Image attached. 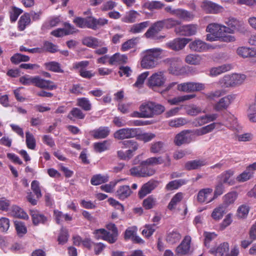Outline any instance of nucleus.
<instances>
[{
  "label": "nucleus",
  "instance_id": "1",
  "mask_svg": "<svg viewBox=\"0 0 256 256\" xmlns=\"http://www.w3.org/2000/svg\"><path fill=\"white\" fill-rule=\"evenodd\" d=\"M224 30L223 24L218 23L210 24L206 28V32L209 33L206 36V40L210 42L220 40L226 42L235 41L236 38L234 36L225 34Z\"/></svg>",
  "mask_w": 256,
  "mask_h": 256
},
{
  "label": "nucleus",
  "instance_id": "2",
  "mask_svg": "<svg viewBox=\"0 0 256 256\" xmlns=\"http://www.w3.org/2000/svg\"><path fill=\"white\" fill-rule=\"evenodd\" d=\"M162 51L163 50L160 48H153L144 52L140 63L142 67L145 69H151L156 67Z\"/></svg>",
  "mask_w": 256,
  "mask_h": 256
},
{
  "label": "nucleus",
  "instance_id": "3",
  "mask_svg": "<svg viewBox=\"0 0 256 256\" xmlns=\"http://www.w3.org/2000/svg\"><path fill=\"white\" fill-rule=\"evenodd\" d=\"M246 78V76L242 74H226L220 80L219 84L222 88H234L242 84Z\"/></svg>",
  "mask_w": 256,
  "mask_h": 256
},
{
  "label": "nucleus",
  "instance_id": "4",
  "mask_svg": "<svg viewBox=\"0 0 256 256\" xmlns=\"http://www.w3.org/2000/svg\"><path fill=\"white\" fill-rule=\"evenodd\" d=\"M139 110L142 112L144 118H152L154 115L162 114L164 111V107L159 104L148 102L142 103Z\"/></svg>",
  "mask_w": 256,
  "mask_h": 256
},
{
  "label": "nucleus",
  "instance_id": "5",
  "mask_svg": "<svg viewBox=\"0 0 256 256\" xmlns=\"http://www.w3.org/2000/svg\"><path fill=\"white\" fill-rule=\"evenodd\" d=\"M107 228L111 231L107 232L104 229H99L95 230L94 234L98 239H102L110 243L114 242L117 238L118 230L115 224H109L106 226Z\"/></svg>",
  "mask_w": 256,
  "mask_h": 256
},
{
  "label": "nucleus",
  "instance_id": "6",
  "mask_svg": "<svg viewBox=\"0 0 256 256\" xmlns=\"http://www.w3.org/2000/svg\"><path fill=\"white\" fill-rule=\"evenodd\" d=\"M224 22L226 25H223L225 34H233L236 32H243L244 30L242 24L234 18H229L226 20Z\"/></svg>",
  "mask_w": 256,
  "mask_h": 256
},
{
  "label": "nucleus",
  "instance_id": "7",
  "mask_svg": "<svg viewBox=\"0 0 256 256\" xmlns=\"http://www.w3.org/2000/svg\"><path fill=\"white\" fill-rule=\"evenodd\" d=\"M166 81V77L164 72L159 71L154 73L148 78V86L152 88L162 86Z\"/></svg>",
  "mask_w": 256,
  "mask_h": 256
},
{
  "label": "nucleus",
  "instance_id": "8",
  "mask_svg": "<svg viewBox=\"0 0 256 256\" xmlns=\"http://www.w3.org/2000/svg\"><path fill=\"white\" fill-rule=\"evenodd\" d=\"M205 84L200 82H186L177 85V90L184 92H198L205 89Z\"/></svg>",
  "mask_w": 256,
  "mask_h": 256
},
{
  "label": "nucleus",
  "instance_id": "9",
  "mask_svg": "<svg viewBox=\"0 0 256 256\" xmlns=\"http://www.w3.org/2000/svg\"><path fill=\"white\" fill-rule=\"evenodd\" d=\"M195 134L194 131L185 130L181 132L175 136L174 142L178 146L184 144H188L195 140Z\"/></svg>",
  "mask_w": 256,
  "mask_h": 256
},
{
  "label": "nucleus",
  "instance_id": "10",
  "mask_svg": "<svg viewBox=\"0 0 256 256\" xmlns=\"http://www.w3.org/2000/svg\"><path fill=\"white\" fill-rule=\"evenodd\" d=\"M138 129L136 128H123L117 130L114 134V137L122 140L136 137L138 135Z\"/></svg>",
  "mask_w": 256,
  "mask_h": 256
},
{
  "label": "nucleus",
  "instance_id": "11",
  "mask_svg": "<svg viewBox=\"0 0 256 256\" xmlns=\"http://www.w3.org/2000/svg\"><path fill=\"white\" fill-rule=\"evenodd\" d=\"M213 190L210 188L201 189L196 196L197 201L200 204H208L215 199L213 196Z\"/></svg>",
  "mask_w": 256,
  "mask_h": 256
},
{
  "label": "nucleus",
  "instance_id": "12",
  "mask_svg": "<svg viewBox=\"0 0 256 256\" xmlns=\"http://www.w3.org/2000/svg\"><path fill=\"white\" fill-rule=\"evenodd\" d=\"M200 6L207 14H216L224 11V8L222 6L208 0L203 1Z\"/></svg>",
  "mask_w": 256,
  "mask_h": 256
},
{
  "label": "nucleus",
  "instance_id": "13",
  "mask_svg": "<svg viewBox=\"0 0 256 256\" xmlns=\"http://www.w3.org/2000/svg\"><path fill=\"white\" fill-rule=\"evenodd\" d=\"M198 25L194 24H184L176 28L175 32L180 36H192L196 34Z\"/></svg>",
  "mask_w": 256,
  "mask_h": 256
},
{
  "label": "nucleus",
  "instance_id": "14",
  "mask_svg": "<svg viewBox=\"0 0 256 256\" xmlns=\"http://www.w3.org/2000/svg\"><path fill=\"white\" fill-rule=\"evenodd\" d=\"M188 46L194 52H202L206 51L210 49H214V46L209 44L200 39H196L191 42Z\"/></svg>",
  "mask_w": 256,
  "mask_h": 256
},
{
  "label": "nucleus",
  "instance_id": "15",
  "mask_svg": "<svg viewBox=\"0 0 256 256\" xmlns=\"http://www.w3.org/2000/svg\"><path fill=\"white\" fill-rule=\"evenodd\" d=\"M158 182L154 180H150L142 185L140 190L138 196L140 198H143L147 194H150L158 185Z\"/></svg>",
  "mask_w": 256,
  "mask_h": 256
},
{
  "label": "nucleus",
  "instance_id": "16",
  "mask_svg": "<svg viewBox=\"0 0 256 256\" xmlns=\"http://www.w3.org/2000/svg\"><path fill=\"white\" fill-rule=\"evenodd\" d=\"M236 96L234 94H230L223 97L214 106V108L216 111H220L226 109L234 100Z\"/></svg>",
  "mask_w": 256,
  "mask_h": 256
},
{
  "label": "nucleus",
  "instance_id": "17",
  "mask_svg": "<svg viewBox=\"0 0 256 256\" xmlns=\"http://www.w3.org/2000/svg\"><path fill=\"white\" fill-rule=\"evenodd\" d=\"M164 26L162 24V20L158 21L154 23L147 30L146 32L144 34V36L146 38L156 39V35L161 31Z\"/></svg>",
  "mask_w": 256,
  "mask_h": 256
},
{
  "label": "nucleus",
  "instance_id": "18",
  "mask_svg": "<svg viewBox=\"0 0 256 256\" xmlns=\"http://www.w3.org/2000/svg\"><path fill=\"white\" fill-rule=\"evenodd\" d=\"M190 40V39L186 38H176L166 43V45L168 48L178 51L184 48Z\"/></svg>",
  "mask_w": 256,
  "mask_h": 256
},
{
  "label": "nucleus",
  "instance_id": "19",
  "mask_svg": "<svg viewBox=\"0 0 256 256\" xmlns=\"http://www.w3.org/2000/svg\"><path fill=\"white\" fill-rule=\"evenodd\" d=\"M217 118L218 114H205L197 117L194 119L193 124L196 126H200L214 121Z\"/></svg>",
  "mask_w": 256,
  "mask_h": 256
},
{
  "label": "nucleus",
  "instance_id": "20",
  "mask_svg": "<svg viewBox=\"0 0 256 256\" xmlns=\"http://www.w3.org/2000/svg\"><path fill=\"white\" fill-rule=\"evenodd\" d=\"M76 32L74 28L69 23L64 24V28H58L51 32V34L56 37L72 34Z\"/></svg>",
  "mask_w": 256,
  "mask_h": 256
},
{
  "label": "nucleus",
  "instance_id": "21",
  "mask_svg": "<svg viewBox=\"0 0 256 256\" xmlns=\"http://www.w3.org/2000/svg\"><path fill=\"white\" fill-rule=\"evenodd\" d=\"M167 62L169 64L168 68L170 73L178 75L180 73V64L181 60L178 58H173L167 60Z\"/></svg>",
  "mask_w": 256,
  "mask_h": 256
},
{
  "label": "nucleus",
  "instance_id": "22",
  "mask_svg": "<svg viewBox=\"0 0 256 256\" xmlns=\"http://www.w3.org/2000/svg\"><path fill=\"white\" fill-rule=\"evenodd\" d=\"M191 240L190 236H186L181 244L177 247L176 249V252L181 254H188L190 251Z\"/></svg>",
  "mask_w": 256,
  "mask_h": 256
},
{
  "label": "nucleus",
  "instance_id": "23",
  "mask_svg": "<svg viewBox=\"0 0 256 256\" xmlns=\"http://www.w3.org/2000/svg\"><path fill=\"white\" fill-rule=\"evenodd\" d=\"M221 125L220 122H213L199 129L194 130L195 136H200L212 132L215 128H218Z\"/></svg>",
  "mask_w": 256,
  "mask_h": 256
},
{
  "label": "nucleus",
  "instance_id": "24",
  "mask_svg": "<svg viewBox=\"0 0 256 256\" xmlns=\"http://www.w3.org/2000/svg\"><path fill=\"white\" fill-rule=\"evenodd\" d=\"M234 174V171L231 170L222 172L220 176L221 182L229 186L234 184L236 180L233 178Z\"/></svg>",
  "mask_w": 256,
  "mask_h": 256
},
{
  "label": "nucleus",
  "instance_id": "25",
  "mask_svg": "<svg viewBox=\"0 0 256 256\" xmlns=\"http://www.w3.org/2000/svg\"><path fill=\"white\" fill-rule=\"evenodd\" d=\"M82 42L84 46L92 48H96L98 46H102L104 45L102 42L92 36L85 37L83 38Z\"/></svg>",
  "mask_w": 256,
  "mask_h": 256
},
{
  "label": "nucleus",
  "instance_id": "26",
  "mask_svg": "<svg viewBox=\"0 0 256 256\" xmlns=\"http://www.w3.org/2000/svg\"><path fill=\"white\" fill-rule=\"evenodd\" d=\"M120 144L121 145L122 148H128V154H133V152L136 151L138 148V142L134 140H126L120 142Z\"/></svg>",
  "mask_w": 256,
  "mask_h": 256
},
{
  "label": "nucleus",
  "instance_id": "27",
  "mask_svg": "<svg viewBox=\"0 0 256 256\" xmlns=\"http://www.w3.org/2000/svg\"><path fill=\"white\" fill-rule=\"evenodd\" d=\"M232 68V66L231 64H224L217 67L212 68L210 70V75L212 76H216L230 70Z\"/></svg>",
  "mask_w": 256,
  "mask_h": 256
},
{
  "label": "nucleus",
  "instance_id": "28",
  "mask_svg": "<svg viewBox=\"0 0 256 256\" xmlns=\"http://www.w3.org/2000/svg\"><path fill=\"white\" fill-rule=\"evenodd\" d=\"M132 193L130 187L127 185L120 186L117 190L116 196L119 199L124 200L129 197Z\"/></svg>",
  "mask_w": 256,
  "mask_h": 256
},
{
  "label": "nucleus",
  "instance_id": "29",
  "mask_svg": "<svg viewBox=\"0 0 256 256\" xmlns=\"http://www.w3.org/2000/svg\"><path fill=\"white\" fill-rule=\"evenodd\" d=\"M34 85L40 88L48 90H53L56 88L52 82L42 79L39 76H35Z\"/></svg>",
  "mask_w": 256,
  "mask_h": 256
},
{
  "label": "nucleus",
  "instance_id": "30",
  "mask_svg": "<svg viewBox=\"0 0 256 256\" xmlns=\"http://www.w3.org/2000/svg\"><path fill=\"white\" fill-rule=\"evenodd\" d=\"M110 130L108 127L101 126L92 130L90 133L92 136L96 139L106 138L110 133Z\"/></svg>",
  "mask_w": 256,
  "mask_h": 256
},
{
  "label": "nucleus",
  "instance_id": "31",
  "mask_svg": "<svg viewBox=\"0 0 256 256\" xmlns=\"http://www.w3.org/2000/svg\"><path fill=\"white\" fill-rule=\"evenodd\" d=\"M229 250V244L226 242H224L220 244L217 248H212L210 250L211 254L215 255L216 256H226Z\"/></svg>",
  "mask_w": 256,
  "mask_h": 256
},
{
  "label": "nucleus",
  "instance_id": "32",
  "mask_svg": "<svg viewBox=\"0 0 256 256\" xmlns=\"http://www.w3.org/2000/svg\"><path fill=\"white\" fill-rule=\"evenodd\" d=\"M30 214L32 217L33 224L34 225L44 224L47 221V218L36 210H30Z\"/></svg>",
  "mask_w": 256,
  "mask_h": 256
},
{
  "label": "nucleus",
  "instance_id": "33",
  "mask_svg": "<svg viewBox=\"0 0 256 256\" xmlns=\"http://www.w3.org/2000/svg\"><path fill=\"white\" fill-rule=\"evenodd\" d=\"M128 61V57L125 54L116 53L110 57L109 63L111 65L126 64Z\"/></svg>",
  "mask_w": 256,
  "mask_h": 256
},
{
  "label": "nucleus",
  "instance_id": "34",
  "mask_svg": "<svg viewBox=\"0 0 256 256\" xmlns=\"http://www.w3.org/2000/svg\"><path fill=\"white\" fill-rule=\"evenodd\" d=\"M226 211V208L224 206L220 204L214 209L211 216L214 220L218 221L222 218Z\"/></svg>",
  "mask_w": 256,
  "mask_h": 256
},
{
  "label": "nucleus",
  "instance_id": "35",
  "mask_svg": "<svg viewBox=\"0 0 256 256\" xmlns=\"http://www.w3.org/2000/svg\"><path fill=\"white\" fill-rule=\"evenodd\" d=\"M247 115L252 122H256V93L254 98L248 105Z\"/></svg>",
  "mask_w": 256,
  "mask_h": 256
},
{
  "label": "nucleus",
  "instance_id": "36",
  "mask_svg": "<svg viewBox=\"0 0 256 256\" xmlns=\"http://www.w3.org/2000/svg\"><path fill=\"white\" fill-rule=\"evenodd\" d=\"M238 194L236 192H230L223 197L222 205L227 208L233 204L238 198Z\"/></svg>",
  "mask_w": 256,
  "mask_h": 256
},
{
  "label": "nucleus",
  "instance_id": "37",
  "mask_svg": "<svg viewBox=\"0 0 256 256\" xmlns=\"http://www.w3.org/2000/svg\"><path fill=\"white\" fill-rule=\"evenodd\" d=\"M140 16V14L137 11L130 10L126 13L122 20L126 23H133Z\"/></svg>",
  "mask_w": 256,
  "mask_h": 256
},
{
  "label": "nucleus",
  "instance_id": "38",
  "mask_svg": "<svg viewBox=\"0 0 256 256\" xmlns=\"http://www.w3.org/2000/svg\"><path fill=\"white\" fill-rule=\"evenodd\" d=\"M184 110L188 115L193 116H196L202 112L200 107L192 104L186 106Z\"/></svg>",
  "mask_w": 256,
  "mask_h": 256
},
{
  "label": "nucleus",
  "instance_id": "39",
  "mask_svg": "<svg viewBox=\"0 0 256 256\" xmlns=\"http://www.w3.org/2000/svg\"><path fill=\"white\" fill-rule=\"evenodd\" d=\"M174 16L184 21H190L194 18V14L192 13L180 8L176 9Z\"/></svg>",
  "mask_w": 256,
  "mask_h": 256
},
{
  "label": "nucleus",
  "instance_id": "40",
  "mask_svg": "<svg viewBox=\"0 0 256 256\" xmlns=\"http://www.w3.org/2000/svg\"><path fill=\"white\" fill-rule=\"evenodd\" d=\"M10 214L11 216L16 218H23L24 220L28 218V216L26 213L25 212L20 208L16 206H13L12 208Z\"/></svg>",
  "mask_w": 256,
  "mask_h": 256
},
{
  "label": "nucleus",
  "instance_id": "41",
  "mask_svg": "<svg viewBox=\"0 0 256 256\" xmlns=\"http://www.w3.org/2000/svg\"><path fill=\"white\" fill-rule=\"evenodd\" d=\"M149 21L143 22L138 24H133L130 28V32L132 34L142 32L150 25Z\"/></svg>",
  "mask_w": 256,
  "mask_h": 256
},
{
  "label": "nucleus",
  "instance_id": "42",
  "mask_svg": "<svg viewBox=\"0 0 256 256\" xmlns=\"http://www.w3.org/2000/svg\"><path fill=\"white\" fill-rule=\"evenodd\" d=\"M207 164L205 160H194L188 162L186 164V169L188 170L197 169Z\"/></svg>",
  "mask_w": 256,
  "mask_h": 256
},
{
  "label": "nucleus",
  "instance_id": "43",
  "mask_svg": "<svg viewBox=\"0 0 256 256\" xmlns=\"http://www.w3.org/2000/svg\"><path fill=\"white\" fill-rule=\"evenodd\" d=\"M76 105L86 111H90L92 109V104L90 100L86 98H77Z\"/></svg>",
  "mask_w": 256,
  "mask_h": 256
},
{
  "label": "nucleus",
  "instance_id": "44",
  "mask_svg": "<svg viewBox=\"0 0 256 256\" xmlns=\"http://www.w3.org/2000/svg\"><path fill=\"white\" fill-rule=\"evenodd\" d=\"M54 216L58 224H60L63 221H70L72 219V216L70 214H64L58 210H54Z\"/></svg>",
  "mask_w": 256,
  "mask_h": 256
},
{
  "label": "nucleus",
  "instance_id": "45",
  "mask_svg": "<svg viewBox=\"0 0 256 256\" xmlns=\"http://www.w3.org/2000/svg\"><path fill=\"white\" fill-rule=\"evenodd\" d=\"M202 58L198 54H189L185 58V62L189 64L199 65L202 62Z\"/></svg>",
  "mask_w": 256,
  "mask_h": 256
},
{
  "label": "nucleus",
  "instance_id": "46",
  "mask_svg": "<svg viewBox=\"0 0 256 256\" xmlns=\"http://www.w3.org/2000/svg\"><path fill=\"white\" fill-rule=\"evenodd\" d=\"M84 117L85 114L78 108H73L68 115V118L70 120H74V118L82 120Z\"/></svg>",
  "mask_w": 256,
  "mask_h": 256
},
{
  "label": "nucleus",
  "instance_id": "47",
  "mask_svg": "<svg viewBox=\"0 0 256 256\" xmlns=\"http://www.w3.org/2000/svg\"><path fill=\"white\" fill-rule=\"evenodd\" d=\"M236 52L242 58H252L253 48L241 46L237 49Z\"/></svg>",
  "mask_w": 256,
  "mask_h": 256
},
{
  "label": "nucleus",
  "instance_id": "48",
  "mask_svg": "<svg viewBox=\"0 0 256 256\" xmlns=\"http://www.w3.org/2000/svg\"><path fill=\"white\" fill-rule=\"evenodd\" d=\"M108 180V175L96 174L92 176L90 180V183L94 186H98L107 182Z\"/></svg>",
  "mask_w": 256,
  "mask_h": 256
},
{
  "label": "nucleus",
  "instance_id": "49",
  "mask_svg": "<svg viewBox=\"0 0 256 256\" xmlns=\"http://www.w3.org/2000/svg\"><path fill=\"white\" fill-rule=\"evenodd\" d=\"M254 172L249 171L246 168L244 171L238 174L236 180L238 182H244L250 180L253 177Z\"/></svg>",
  "mask_w": 256,
  "mask_h": 256
},
{
  "label": "nucleus",
  "instance_id": "50",
  "mask_svg": "<svg viewBox=\"0 0 256 256\" xmlns=\"http://www.w3.org/2000/svg\"><path fill=\"white\" fill-rule=\"evenodd\" d=\"M249 210L250 208L248 205L242 204L238 208L236 216L239 219H244L247 217Z\"/></svg>",
  "mask_w": 256,
  "mask_h": 256
},
{
  "label": "nucleus",
  "instance_id": "51",
  "mask_svg": "<svg viewBox=\"0 0 256 256\" xmlns=\"http://www.w3.org/2000/svg\"><path fill=\"white\" fill-rule=\"evenodd\" d=\"M188 122V121L186 118H178L170 120L168 122V124L171 127L178 128L186 124Z\"/></svg>",
  "mask_w": 256,
  "mask_h": 256
},
{
  "label": "nucleus",
  "instance_id": "52",
  "mask_svg": "<svg viewBox=\"0 0 256 256\" xmlns=\"http://www.w3.org/2000/svg\"><path fill=\"white\" fill-rule=\"evenodd\" d=\"M180 238V234L176 230H173L168 233L166 240L169 244H174L179 242Z\"/></svg>",
  "mask_w": 256,
  "mask_h": 256
},
{
  "label": "nucleus",
  "instance_id": "53",
  "mask_svg": "<svg viewBox=\"0 0 256 256\" xmlns=\"http://www.w3.org/2000/svg\"><path fill=\"white\" fill-rule=\"evenodd\" d=\"M164 144L161 142H156L151 144L150 152L153 154L162 153L164 151Z\"/></svg>",
  "mask_w": 256,
  "mask_h": 256
},
{
  "label": "nucleus",
  "instance_id": "54",
  "mask_svg": "<svg viewBox=\"0 0 256 256\" xmlns=\"http://www.w3.org/2000/svg\"><path fill=\"white\" fill-rule=\"evenodd\" d=\"M183 198V194L182 192L176 194L171 199L168 204V208L169 210H172L176 208V205L180 202Z\"/></svg>",
  "mask_w": 256,
  "mask_h": 256
},
{
  "label": "nucleus",
  "instance_id": "55",
  "mask_svg": "<svg viewBox=\"0 0 256 256\" xmlns=\"http://www.w3.org/2000/svg\"><path fill=\"white\" fill-rule=\"evenodd\" d=\"M226 126L233 130H236L238 127V124L236 118L232 114H229L226 119Z\"/></svg>",
  "mask_w": 256,
  "mask_h": 256
},
{
  "label": "nucleus",
  "instance_id": "56",
  "mask_svg": "<svg viewBox=\"0 0 256 256\" xmlns=\"http://www.w3.org/2000/svg\"><path fill=\"white\" fill-rule=\"evenodd\" d=\"M44 66L46 70L55 72H64L61 68L60 64L56 62H50L44 64Z\"/></svg>",
  "mask_w": 256,
  "mask_h": 256
},
{
  "label": "nucleus",
  "instance_id": "57",
  "mask_svg": "<svg viewBox=\"0 0 256 256\" xmlns=\"http://www.w3.org/2000/svg\"><path fill=\"white\" fill-rule=\"evenodd\" d=\"M186 182L183 180H177L169 182L166 186V188L168 190H172L178 189L181 186L185 184Z\"/></svg>",
  "mask_w": 256,
  "mask_h": 256
},
{
  "label": "nucleus",
  "instance_id": "58",
  "mask_svg": "<svg viewBox=\"0 0 256 256\" xmlns=\"http://www.w3.org/2000/svg\"><path fill=\"white\" fill-rule=\"evenodd\" d=\"M157 204L156 198L153 196H150L143 201V206L146 210H150L154 207Z\"/></svg>",
  "mask_w": 256,
  "mask_h": 256
},
{
  "label": "nucleus",
  "instance_id": "59",
  "mask_svg": "<svg viewBox=\"0 0 256 256\" xmlns=\"http://www.w3.org/2000/svg\"><path fill=\"white\" fill-rule=\"evenodd\" d=\"M30 22V18L28 14H25L22 16L18 21V28L20 30H23L25 29L26 26L28 25Z\"/></svg>",
  "mask_w": 256,
  "mask_h": 256
},
{
  "label": "nucleus",
  "instance_id": "60",
  "mask_svg": "<svg viewBox=\"0 0 256 256\" xmlns=\"http://www.w3.org/2000/svg\"><path fill=\"white\" fill-rule=\"evenodd\" d=\"M164 160L161 156L152 157L142 162L143 165L155 166L163 163Z\"/></svg>",
  "mask_w": 256,
  "mask_h": 256
},
{
  "label": "nucleus",
  "instance_id": "61",
  "mask_svg": "<svg viewBox=\"0 0 256 256\" xmlns=\"http://www.w3.org/2000/svg\"><path fill=\"white\" fill-rule=\"evenodd\" d=\"M144 6L150 10H154L161 8L164 6V4L159 1H152L146 2Z\"/></svg>",
  "mask_w": 256,
  "mask_h": 256
},
{
  "label": "nucleus",
  "instance_id": "62",
  "mask_svg": "<svg viewBox=\"0 0 256 256\" xmlns=\"http://www.w3.org/2000/svg\"><path fill=\"white\" fill-rule=\"evenodd\" d=\"M26 144L27 147L31 150H34L36 148V140L34 136L29 132L26 133Z\"/></svg>",
  "mask_w": 256,
  "mask_h": 256
},
{
  "label": "nucleus",
  "instance_id": "63",
  "mask_svg": "<svg viewBox=\"0 0 256 256\" xmlns=\"http://www.w3.org/2000/svg\"><path fill=\"white\" fill-rule=\"evenodd\" d=\"M14 225L18 234L20 236H22L26 233V228L22 222L16 220L14 222Z\"/></svg>",
  "mask_w": 256,
  "mask_h": 256
},
{
  "label": "nucleus",
  "instance_id": "64",
  "mask_svg": "<svg viewBox=\"0 0 256 256\" xmlns=\"http://www.w3.org/2000/svg\"><path fill=\"white\" fill-rule=\"evenodd\" d=\"M136 38H132L124 42L122 46L121 50L122 52H126L130 48H134L137 44Z\"/></svg>",
  "mask_w": 256,
  "mask_h": 256
}]
</instances>
